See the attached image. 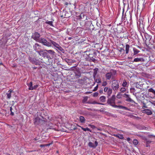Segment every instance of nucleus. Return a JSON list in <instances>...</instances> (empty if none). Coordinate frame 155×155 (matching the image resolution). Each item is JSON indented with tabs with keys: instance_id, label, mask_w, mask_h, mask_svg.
<instances>
[{
	"instance_id": "nucleus-17",
	"label": "nucleus",
	"mask_w": 155,
	"mask_h": 155,
	"mask_svg": "<svg viewBox=\"0 0 155 155\" xmlns=\"http://www.w3.org/2000/svg\"><path fill=\"white\" fill-rule=\"evenodd\" d=\"M49 41L51 42V45L52 44L56 48L59 45V44L54 41L51 40H49Z\"/></svg>"
},
{
	"instance_id": "nucleus-62",
	"label": "nucleus",
	"mask_w": 155,
	"mask_h": 155,
	"mask_svg": "<svg viewBox=\"0 0 155 155\" xmlns=\"http://www.w3.org/2000/svg\"><path fill=\"white\" fill-rule=\"evenodd\" d=\"M130 138L129 137H128L127 138V140L128 141H130Z\"/></svg>"
},
{
	"instance_id": "nucleus-54",
	"label": "nucleus",
	"mask_w": 155,
	"mask_h": 155,
	"mask_svg": "<svg viewBox=\"0 0 155 155\" xmlns=\"http://www.w3.org/2000/svg\"><path fill=\"white\" fill-rule=\"evenodd\" d=\"M40 147H45V144H41L40 145Z\"/></svg>"
},
{
	"instance_id": "nucleus-51",
	"label": "nucleus",
	"mask_w": 155,
	"mask_h": 155,
	"mask_svg": "<svg viewBox=\"0 0 155 155\" xmlns=\"http://www.w3.org/2000/svg\"><path fill=\"white\" fill-rule=\"evenodd\" d=\"M132 117H134L136 119H138V120L140 118V117H136V116H134L133 115H132Z\"/></svg>"
},
{
	"instance_id": "nucleus-1",
	"label": "nucleus",
	"mask_w": 155,
	"mask_h": 155,
	"mask_svg": "<svg viewBox=\"0 0 155 155\" xmlns=\"http://www.w3.org/2000/svg\"><path fill=\"white\" fill-rule=\"evenodd\" d=\"M86 53L87 57L86 58V60L89 62H93L95 63L97 60L95 59L96 58L97 52L93 49H91L84 51Z\"/></svg>"
},
{
	"instance_id": "nucleus-10",
	"label": "nucleus",
	"mask_w": 155,
	"mask_h": 155,
	"mask_svg": "<svg viewBox=\"0 0 155 155\" xmlns=\"http://www.w3.org/2000/svg\"><path fill=\"white\" fill-rule=\"evenodd\" d=\"M144 18L143 17H140L139 19V22L140 23L139 26L140 27L141 26L142 28H143L144 25L145 24L144 22H143Z\"/></svg>"
},
{
	"instance_id": "nucleus-19",
	"label": "nucleus",
	"mask_w": 155,
	"mask_h": 155,
	"mask_svg": "<svg viewBox=\"0 0 155 155\" xmlns=\"http://www.w3.org/2000/svg\"><path fill=\"white\" fill-rule=\"evenodd\" d=\"M133 50L134 51V55H135L137 54L140 52V51L135 48H133Z\"/></svg>"
},
{
	"instance_id": "nucleus-23",
	"label": "nucleus",
	"mask_w": 155,
	"mask_h": 155,
	"mask_svg": "<svg viewBox=\"0 0 155 155\" xmlns=\"http://www.w3.org/2000/svg\"><path fill=\"white\" fill-rule=\"evenodd\" d=\"M92 21H87L85 22V24H88V26L90 25V27H91V26H93V25L92 24Z\"/></svg>"
},
{
	"instance_id": "nucleus-3",
	"label": "nucleus",
	"mask_w": 155,
	"mask_h": 155,
	"mask_svg": "<svg viewBox=\"0 0 155 155\" xmlns=\"http://www.w3.org/2000/svg\"><path fill=\"white\" fill-rule=\"evenodd\" d=\"M119 84L117 80H114L112 81L111 87L114 91H117L119 88Z\"/></svg>"
},
{
	"instance_id": "nucleus-32",
	"label": "nucleus",
	"mask_w": 155,
	"mask_h": 155,
	"mask_svg": "<svg viewBox=\"0 0 155 155\" xmlns=\"http://www.w3.org/2000/svg\"><path fill=\"white\" fill-rule=\"evenodd\" d=\"M119 109H124L125 110H128V108L122 106L121 105H119Z\"/></svg>"
},
{
	"instance_id": "nucleus-47",
	"label": "nucleus",
	"mask_w": 155,
	"mask_h": 155,
	"mask_svg": "<svg viewBox=\"0 0 155 155\" xmlns=\"http://www.w3.org/2000/svg\"><path fill=\"white\" fill-rule=\"evenodd\" d=\"M95 145H94V148H95L98 145V142L97 141H95Z\"/></svg>"
},
{
	"instance_id": "nucleus-41",
	"label": "nucleus",
	"mask_w": 155,
	"mask_h": 155,
	"mask_svg": "<svg viewBox=\"0 0 155 155\" xmlns=\"http://www.w3.org/2000/svg\"><path fill=\"white\" fill-rule=\"evenodd\" d=\"M95 80V81L97 83H101V79L100 78L96 79Z\"/></svg>"
},
{
	"instance_id": "nucleus-43",
	"label": "nucleus",
	"mask_w": 155,
	"mask_h": 155,
	"mask_svg": "<svg viewBox=\"0 0 155 155\" xmlns=\"http://www.w3.org/2000/svg\"><path fill=\"white\" fill-rule=\"evenodd\" d=\"M135 87L136 88H140V87H141V86L139 84H137V83L136 84Z\"/></svg>"
},
{
	"instance_id": "nucleus-36",
	"label": "nucleus",
	"mask_w": 155,
	"mask_h": 155,
	"mask_svg": "<svg viewBox=\"0 0 155 155\" xmlns=\"http://www.w3.org/2000/svg\"><path fill=\"white\" fill-rule=\"evenodd\" d=\"M146 147H150V145H149V144L151 142V141L149 140H147L146 139Z\"/></svg>"
},
{
	"instance_id": "nucleus-18",
	"label": "nucleus",
	"mask_w": 155,
	"mask_h": 155,
	"mask_svg": "<svg viewBox=\"0 0 155 155\" xmlns=\"http://www.w3.org/2000/svg\"><path fill=\"white\" fill-rule=\"evenodd\" d=\"M54 21V19H52V20L51 21H46L45 22V23L46 24H48L49 25H51V26H52V27H54L53 24V21Z\"/></svg>"
},
{
	"instance_id": "nucleus-27",
	"label": "nucleus",
	"mask_w": 155,
	"mask_h": 155,
	"mask_svg": "<svg viewBox=\"0 0 155 155\" xmlns=\"http://www.w3.org/2000/svg\"><path fill=\"white\" fill-rule=\"evenodd\" d=\"M27 85L29 87L28 89L30 90H31V89L30 88H32L33 87L32 86V82H31L29 84L27 83Z\"/></svg>"
},
{
	"instance_id": "nucleus-8",
	"label": "nucleus",
	"mask_w": 155,
	"mask_h": 155,
	"mask_svg": "<svg viewBox=\"0 0 155 155\" xmlns=\"http://www.w3.org/2000/svg\"><path fill=\"white\" fill-rule=\"evenodd\" d=\"M123 97L126 98L125 100L126 101L128 102L133 103L134 104H136L135 102L130 98L129 95L125 93L123 94Z\"/></svg>"
},
{
	"instance_id": "nucleus-40",
	"label": "nucleus",
	"mask_w": 155,
	"mask_h": 155,
	"mask_svg": "<svg viewBox=\"0 0 155 155\" xmlns=\"http://www.w3.org/2000/svg\"><path fill=\"white\" fill-rule=\"evenodd\" d=\"M38 86V85L37 84H36L33 86V87L32 88H31L30 89H31V90H35L36 89Z\"/></svg>"
},
{
	"instance_id": "nucleus-42",
	"label": "nucleus",
	"mask_w": 155,
	"mask_h": 155,
	"mask_svg": "<svg viewBox=\"0 0 155 155\" xmlns=\"http://www.w3.org/2000/svg\"><path fill=\"white\" fill-rule=\"evenodd\" d=\"M135 91V88L134 87H131L130 89V92L131 93H134Z\"/></svg>"
},
{
	"instance_id": "nucleus-4",
	"label": "nucleus",
	"mask_w": 155,
	"mask_h": 155,
	"mask_svg": "<svg viewBox=\"0 0 155 155\" xmlns=\"http://www.w3.org/2000/svg\"><path fill=\"white\" fill-rule=\"evenodd\" d=\"M41 43L43 45L46 46L48 47L51 46V42L49 41H47L45 38H41L40 41L39 42Z\"/></svg>"
},
{
	"instance_id": "nucleus-53",
	"label": "nucleus",
	"mask_w": 155,
	"mask_h": 155,
	"mask_svg": "<svg viewBox=\"0 0 155 155\" xmlns=\"http://www.w3.org/2000/svg\"><path fill=\"white\" fill-rule=\"evenodd\" d=\"M68 13L65 14V16L66 18H68L70 17V16L69 15H68Z\"/></svg>"
},
{
	"instance_id": "nucleus-60",
	"label": "nucleus",
	"mask_w": 155,
	"mask_h": 155,
	"mask_svg": "<svg viewBox=\"0 0 155 155\" xmlns=\"http://www.w3.org/2000/svg\"><path fill=\"white\" fill-rule=\"evenodd\" d=\"M10 115H12V116H13L14 115V113L13 112H12V111H11V112Z\"/></svg>"
},
{
	"instance_id": "nucleus-35",
	"label": "nucleus",
	"mask_w": 155,
	"mask_h": 155,
	"mask_svg": "<svg viewBox=\"0 0 155 155\" xmlns=\"http://www.w3.org/2000/svg\"><path fill=\"white\" fill-rule=\"evenodd\" d=\"M115 136L120 139H122L124 138L122 134H116Z\"/></svg>"
},
{
	"instance_id": "nucleus-39",
	"label": "nucleus",
	"mask_w": 155,
	"mask_h": 155,
	"mask_svg": "<svg viewBox=\"0 0 155 155\" xmlns=\"http://www.w3.org/2000/svg\"><path fill=\"white\" fill-rule=\"evenodd\" d=\"M133 143L135 145H137L138 143V141L137 140L134 139L133 141Z\"/></svg>"
},
{
	"instance_id": "nucleus-56",
	"label": "nucleus",
	"mask_w": 155,
	"mask_h": 155,
	"mask_svg": "<svg viewBox=\"0 0 155 155\" xmlns=\"http://www.w3.org/2000/svg\"><path fill=\"white\" fill-rule=\"evenodd\" d=\"M148 136L149 137H155V136L153 135H149Z\"/></svg>"
},
{
	"instance_id": "nucleus-63",
	"label": "nucleus",
	"mask_w": 155,
	"mask_h": 155,
	"mask_svg": "<svg viewBox=\"0 0 155 155\" xmlns=\"http://www.w3.org/2000/svg\"><path fill=\"white\" fill-rule=\"evenodd\" d=\"M39 139L37 137H36L34 139V140H38Z\"/></svg>"
},
{
	"instance_id": "nucleus-52",
	"label": "nucleus",
	"mask_w": 155,
	"mask_h": 155,
	"mask_svg": "<svg viewBox=\"0 0 155 155\" xmlns=\"http://www.w3.org/2000/svg\"><path fill=\"white\" fill-rule=\"evenodd\" d=\"M52 143H53V142H52L51 143L45 144V147L49 146Z\"/></svg>"
},
{
	"instance_id": "nucleus-22",
	"label": "nucleus",
	"mask_w": 155,
	"mask_h": 155,
	"mask_svg": "<svg viewBox=\"0 0 155 155\" xmlns=\"http://www.w3.org/2000/svg\"><path fill=\"white\" fill-rule=\"evenodd\" d=\"M130 46L128 44H126V45L125 51L126 54H128Z\"/></svg>"
},
{
	"instance_id": "nucleus-9",
	"label": "nucleus",
	"mask_w": 155,
	"mask_h": 155,
	"mask_svg": "<svg viewBox=\"0 0 155 155\" xmlns=\"http://www.w3.org/2000/svg\"><path fill=\"white\" fill-rule=\"evenodd\" d=\"M146 60V58H134V59L133 62H144Z\"/></svg>"
},
{
	"instance_id": "nucleus-44",
	"label": "nucleus",
	"mask_w": 155,
	"mask_h": 155,
	"mask_svg": "<svg viewBox=\"0 0 155 155\" xmlns=\"http://www.w3.org/2000/svg\"><path fill=\"white\" fill-rule=\"evenodd\" d=\"M98 93L97 92H95L94 93L93 96L94 97H96L98 95Z\"/></svg>"
},
{
	"instance_id": "nucleus-24",
	"label": "nucleus",
	"mask_w": 155,
	"mask_h": 155,
	"mask_svg": "<svg viewBox=\"0 0 155 155\" xmlns=\"http://www.w3.org/2000/svg\"><path fill=\"white\" fill-rule=\"evenodd\" d=\"M145 113L147 115H150L152 114V112L151 110L149 109H145Z\"/></svg>"
},
{
	"instance_id": "nucleus-21",
	"label": "nucleus",
	"mask_w": 155,
	"mask_h": 155,
	"mask_svg": "<svg viewBox=\"0 0 155 155\" xmlns=\"http://www.w3.org/2000/svg\"><path fill=\"white\" fill-rule=\"evenodd\" d=\"M100 101L102 102H104L105 101L106 97L104 96H101L99 98Z\"/></svg>"
},
{
	"instance_id": "nucleus-50",
	"label": "nucleus",
	"mask_w": 155,
	"mask_h": 155,
	"mask_svg": "<svg viewBox=\"0 0 155 155\" xmlns=\"http://www.w3.org/2000/svg\"><path fill=\"white\" fill-rule=\"evenodd\" d=\"M90 126L91 127V128H92L93 129H94L96 128L95 126L94 125H90Z\"/></svg>"
},
{
	"instance_id": "nucleus-11",
	"label": "nucleus",
	"mask_w": 155,
	"mask_h": 155,
	"mask_svg": "<svg viewBox=\"0 0 155 155\" xmlns=\"http://www.w3.org/2000/svg\"><path fill=\"white\" fill-rule=\"evenodd\" d=\"M40 49V50H38L36 51L38 54L39 55L42 56L44 58L45 49Z\"/></svg>"
},
{
	"instance_id": "nucleus-26",
	"label": "nucleus",
	"mask_w": 155,
	"mask_h": 155,
	"mask_svg": "<svg viewBox=\"0 0 155 155\" xmlns=\"http://www.w3.org/2000/svg\"><path fill=\"white\" fill-rule=\"evenodd\" d=\"M80 121L81 123H84L85 121V119L84 117L82 116L80 117Z\"/></svg>"
},
{
	"instance_id": "nucleus-38",
	"label": "nucleus",
	"mask_w": 155,
	"mask_h": 155,
	"mask_svg": "<svg viewBox=\"0 0 155 155\" xmlns=\"http://www.w3.org/2000/svg\"><path fill=\"white\" fill-rule=\"evenodd\" d=\"M148 91L149 92H150L153 93L154 95H155V90H154L152 88H150L148 90Z\"/></svg>"
},
{
	"instance_id": "nucleus-61",
	"label": "nucleus",
	"mask_w": 155,
	"mask_h": 155,
	"mask_svg": "<svg viewBox=\"0 0 155 155\" xmlns=\"http://www.w3.org/2000/svg\"><path fill=\"white\" fill-rule=\"evenodd\" d=\"M68 4H69V3L67 2H65L64 3V5H68Z\"/></svg>"
},
{
	"instance_id": "nucleus-33",
	"label": "nucleus",
	"mask_w": 155,
	"mask_h": 155,
	"mask_svg": "<svg viewBox=\"0 0 155 155\" xmlns=\"http://www.w3.org/2000/svg\"><path fill=\"white\" fill-rule=\"evenodd\" d=\"M90 104H100V105H105V104H103V103H98V102H97L95 101H94L91 103Z\"/></svg>"
},
{
	"instance_id": "nucleus-7",
	"label": "nucleus",
	"mask_w": 155,
	"mask_h": 155,
	"mask_svg": "<svg viewBox=\"0 0 155 155\" xmlns=\"http://www.w3.org/2000/svg\"><path fill=\"white\" fill-rule=\"evenodd\" d=\"M116 97L115 95H113L111 97L108 99L107 100V103L111 106V105L115 104V100Z\"/></svg>"
},
{
	"instance_id": "nucleus-16",
	"label": "nucleus",
	"mask_w": 155,
	"mask_h": 155,
	"mask_svg": "<svg viewBox=\"0 0 155 155\" xmlns=\"http://www.w3.org/2000/svg\"><path fill=\"white\" fill-rule=\"evenodd\" d=\"M105 76L106 79L108 80H110L111 78H112V76L110 72L107 73Z\"/></svg>"
},
{
	"instance_id": "nucleus-49",
	"label": "nucleus",
	"mask_w": 155,
	"mask_h": 155,
	"mask_svg": "<svg viewBox=\"0 0 155 155\" xmlns=\"http://www.w3.org/2000/svg\"><path fill=\"white\" fill-rule=\"evenodd\" d=\"M109 89V88L107 87H105L104 89V92H106Z\"/></svg>"
},
{
	"instance_id": "nucleus-12",
	"label": "nucleus",
	"mask_w": 155,
	"mask_h": 155,
	"mask_svg": "<svg viewBox=\"0 0 155 155\" xmlns=\"http://www.w3.org/2000/svg\"><path fill=\"white\" fill-rule=\"evenodd\" d=\"M40 47V45H39L38 43H36L35 45H34L33 48L34 50L36 51L40 49V48H39V47Z\"/></svg>"
},
{
	"instance_id": "nucleus-45",
	"label": "nucleus",
	"mask_w": 155,
	"mask_h": 155,
	"mask_svg": "<svg viewBox=\"0 0 155 155\" xmlns=\"http://www.w3.org/2000/svg\"><path fill=\"white\" fill-rule=\"evenodd\" d=\"M98 88V85H97L94 88V90H93V91H96Z\"/></svg>"
},
{
	"instance_id": "nucleus-37",
	"label": "nucleus",
	"mask_w": 155,
	"mask_h": 155,
	"mask_svg": "<svg viewBox=\"0 0 155 155\" xmlns=\"http://www.w3.org/2000/svg\"><path fill=\"white\" fill-rule=\"evenodd\" d=\"M88 146L90 147L94 148V145L92 142H90L88 143Z\"/></svg>"
},
{
	"instance_id": "nucleus-13",
	"label": "nucleus",
	"mask_w": 155,
	"mask_h": 155,
	"mask_svg": "<svg viewBox=\"0 0 155 155\" xmlns=\"http://www.w3.org/2000/svg\"><path fill=\"white\" fill-rule=\"evenodd\" d=\"M110 73L112 76V78H114L115 75H116L117 71L116 70H111L110 71Z\"/></svg>"
},
{
	"instance_id": "nucleus-29",
	"label": "nucleus",
	"mask_w": 155,
	"mask_h": 155,
	"mask_svg": "<svg viewBox=\"0 0 155 155\" xmlns=\"http://www.w3.org/2000/svg\"><path fill=\"white\" fill-rule=\"evenodd\" d=\"M107 94L109 96H110V94H112V89L109 88V89L107 91Z\"/></svg>"
},
{
	"instance_id": "nucleus-48",
	"label": "nucleus",
	"mask_w": 155,
	"mask_h": 155,
	"mask_svg": "<svg viewBox=\"0 0 155 155\" xmlns=\"http://www.w3.org/2000/svg\"><path fill=\"white\" fill-rule=\"evenodd\" d=\"M107 82L106 81H104L102 84V86H105L107 84Z\"/></svg>"
},
{
	"instance_id": "nucleus-31",
	"label": "nucleus",
	"mask_w": 155,
	"mask_h": 155,
	"mask_svg": "<svg viewBox=\"0 0 155 155\" xmlns=\"http://www.w3.org/2000/svg\"><path fill=\"white\" fill-rule=\"evenodd\" d=\"M123 94H122L121 92H119L117 94L116 97L118 99H120L121 98V96H123Z\"/></svg>"
},
{
	"instance_id": "nucleus-2",
	"label": "nucleus",
	"mask_w": 155,
	"mask_h": 155,
	"mask_svg": "<svg viewBox=\"0 0 155 155\" xmlns=\"http://www.w3.org/2000/svg\"><path fill=\"white\" fill-rule=\"evenodd\" d=\"M55 52L52 50L45 49L44 58H47L48 60L53 58L55 55Z\"/></svg>"
},
{
	"instance_id": "nucleus-25",
	"label": "nucleus",
	"mask_w": 155,
	"mask_h": 155,
	"mask_svg": "<svg viewBox=\"0 0 155 155\" xmlns=\"http://www.w3.org/2000/svg\"><path fill=\"white\" fill-rule=\"evenodd\" d=\"M12 91L9 90V93H7L6 94V95H7V99H9L11 97V93L12 92Z\"/></svg>"
},
{
	"instance_id": "nucleus-59",
	"label": "nucleus",
	"mask_w": 155,
	"mask_h": 155,
	"mask_svg": "<svg viewBox=\"0 0 155 155\" xmlns=\"http://www.w3.org/2000/svg\"><path fill=\"white\" fill-rule=\"evenodd\" d=\"M151 104L155 106V101H153L151 102Z\"/></svg>"
},
{
	"instance_id": "nucleus-34",
	"label": "nucleus",
	"mask_w": 155,
	"mask_h": 155,
	"mask_svg": "<svg viewBox=\"0 0 155 155\" xmlns=\"http://www.w3.org/2000/svg\"><path fill=\"white\" fill-rule=\"evenodd\" d=\"M125 87H122L120 89V92L124 93L126 91V89L125 88Z\"/></svg>"
},
{
	"instance_id": "nucleus-55",
	"label": "nucleus",
	"mask_w": 155,
	"mask_h": 155,
	"mask_svg": "<svg viewBox=\"0 0 155 155\" xmlns=\"http://www.w3.org/2000/svg\"><path fill=\"white\" fill-rule=\"evenodd\" d=\"M97 71H95L94 72L93 75H96L97 74Z\"/></svg>"
},
{
	"instance_id": "nucleus-6",
	"label": "nucleus",
	"mask_w": 155,
	"mask_h": 155,
	"mask_svg": "<svg viewBox=\"0 0 155 155\" xmlns=\"http://www.w3.org/2000/svg\"><path fill=\"white\" fill-rule=\"evenodd\" d=\"M28 59L29 61L30 62L33 64L37 65L39 64L40 63L39 60L38 59H37L35 58H32L30 56H29L28 57Z\"/></svg>"
},
{
	"instance_id": "nucleus-58",
	"label": "nucleus",
	"mask_w": 155,
	"mask_h": 155,
	"mask_svg": "<svg viewBox=\"0 0 155 155\" xmlns=\"http://www.w3.org/2000/svg\"><path fill=\"white\" fill-rule=\"evenodd\" d=\"M75 75L78 76V77H80L81 76V74H76Z\"/></svg>"
},
{
	"instance_id": "nucleus-15",
	"label": "nucleus",
	"mask_w": 155,
	"mask_h": 155,
	"mask_svg": "<svg viewBox=\"0 0 155 155\" xmlns=\"http://www.w3.org/2000/svg\"><path fill=\"white\" fill-rule=\"evenodd\" d=\"M129 84L126 81V80L124 79L123 81L122 86L124 87H128Z\"/></svg>"
},
{
	"instance_id": "nucleus-57",
	"label": "nucleus",
	"mask_w": 155,
	"mask_h": 155,
	"mask_svg": "<svg viewBox=\"0 0 155 155\" xmlns=\"http://www.w3.org/2000/svg\"><path fill=\"white\" fill-rule=\"evenodd\" d=\"M120 48V50H119V51H120V52H121L122 51H124V49H123V48Z\"/></svg>"
},
{
	"instance_id": "nucleus-30",
	"label": "nucleus",
	"mask_w": 155,
	"mask_h": 155,
	"mask_svg": "<svg viewBox=\"0 0 155 155\" xmlns=\"http://www.w3.org/2000/svg\"><path fill=\"white\" fill-rule=\"evenodd\" d=\"M58 50L61 51L62 53H64V50L60 45L57 48Z\"/></svg>"
},
{
	"instance_id": "nucleus-5",
	"label": "nucleus",
	"mask_w": 155,
	"mask_h": 155,
	"mask_svg": "<svg viewBox=\"0 0 155 155\" xmlns=\"http://www.w3.org/2000/svg\"><path fill=\"white\" fill-rule=\"evenodd\" d=\"M40 36V34L38 32H36L33 33L31 38L36 41L39 42L41 40Z\"/></svg>"
},
{
	"instance_id": "nucleus-20",
	"label": "nucleus",
	"mask_w": 155,
	"mask_h": 155,
	"mask_svg": "<svg viewBox=\"0 0 155 155\" xmlns=\"http://www.w3.org/2000/svg\"><path fill=\"white\" fill-rule=\"evenodd\" d=\"M79 127H80L81 128V129L83 130L84 131H89L90 132H91L92 131L88 127H86V128H84L82 127H81V126H78Z\"/></svg>"
},
{
	"instance_id": "nucleus-14",
	"label": "nucleus",
	"mask_w": 155,
	"mask_h": 155,
	"mask_svg": "<svg viewBox=\"0 0 155 155\" xmlns=\"http://www.w3.org/2000/svg\"><path fill=\"white\" fill-rule=\"evenodd\" d=\"M10 36V35H5V36H4L2 39L0 41H2V39H3L4 38H5L6 40V41H5L3 42V43H4V44L6 43L8 41V40L9 39L8 37Z\"/></svg>"
},
{
	"instance_id": "nucleus-64",
	"label": "nucleus",
	"mask_w": 155,
	"mask_h": 155,
	"mask_svg": "<svg viewBox=\"0 0 155 155\" xmlns=\"http://www.w3.org/2000/svg\"><path fill=\"white\" fill-rule=\"evenodd\" d=\"M103 91L102 90H100L99 91V92L100 93H103Z\"/></svg>"
},
{
	"instance_id": "nucleus-28",
	"label": "nucleus",
	"mask_w": 155,
	"mask_h": 155,
	"mask_svg": "<svg viewBox=\"0 0 155 155\" xmlns=\"http://www.w3.org/2000/svg\"><path fill=\"white\" fill-rule=\"evenodd\" d=\"M85 16V15L83 13H82L81 15L78 16V19H81L83 18Z\"/></svg>"
},
{
	"instance_id": "nucleus-46",
	"label": "nucleus",
	"mask_w": 155,
	"mask_h": 155,
	"mask_svg": "<svg viewBox=\"0 0 155 155\" xmlns=\"http://www.w3.org/2000/svg\"><path fill=\"white\" fill-rule=\"evenodd\" d=\"M111 106L115 108H119V105H115V104H113V105H111Z\"/></svg>"
}]
</instances>
